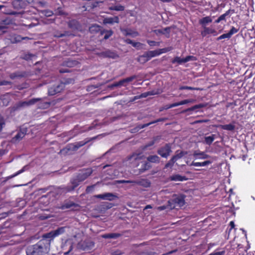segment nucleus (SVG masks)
Instances as JSON below:
<instances>
[{"mask_svg":"<svg viewBox=\"0 0 255 255\" xmlns=\"http://www.w3.org/2000/svg\"><path fill=\"white\" fill-rule=\"evenodd\" d=\"M93 172V170L91 168H84L79 170L74 176L71 178L70 183L72 185L62 187H61V190L66 193L72 192L81 182L85 181Z\"/></svg>","mask_w":255,"mask_h":255,"instance_id":"obj_1","label":"nucleus"},{"mask_svg":"<svg viewBox=\"0 0 255 255\" xmlns=\"http://www.w3.org/2000/svg\"><path fill=\"white\" fill-rule=\"evenodd\" d=\"M50 242L48 240L41 239L36 244L28 246L26 249L27 255H45L50 250Z\"/></svg>","mask_w":255,"mask_h":255,"instance_id":"obj_2","label":"nucleus"},{"mask_svg":"<svg viewBox=\"0 0 255 255\" xmlns=\"http://www.w3.org/2000/svg\"><path fill=\"white\" fill-rule=\"evenodd\" d=\"M98 136H95L93 137H88L85 139V141H81L68 144L65 147L60 150L59 153L63 155L71 154L73 151H77L80 147L85 145L88 142L97 139Z\"/></svg>","mask_w":255,"mask_h":255,"instance_id":"obj_3","label":"nucleus"},{"mask_svg":"<svg viewBox=\"0 0 255 255\" xmlns=\"http://www.w3.org/2000/svg\"><path fill=\"white\" fill-rule=\"evenodd\" d=\"M144 158L141 152H134L128 156L125 159L126 165L132 168H135L139 166L141 160Z\"/></svg>","mask_w":255,"mask_h":255,"instance_id":"obj_4","label":"nucleus"},{"mask_svg":"<svg viewBox=\"0 0 255 255\" xmlns=\"http://www.w3.org/2000/svg\"><path fill=\"white\" fill-rule=\"evenodd\" d=\"M65 88V84L61 82H58L53 85L50 86L48 89V93L49 95H55L60 93Z\"/></svg>","mask_w":255,"mask_h":255,"instance_id":"obj_5","label":"nucleus"},{"mask_svg":"<svg viewBox=\"0 0 255 255\" xmlns=\"http://www.w3.org/2000/svg\"><path fill=\"white\" fill-rule=\"evenodd\" d=\"M65 232L64 227L58 228L55 230H52V231L45 234L43 235L42 239H49L48 241L50 242L51 240L53 239L54 238L58 237L59 235L63 234Z\"/></svg>","mask_w":255,"mask_h":255,"instance_id":"obj_6","label":"nucleus"},{"mask_svg":"<svg viewBox=\"0 0 255 255\" xmlns=\"http://www.w3.org/2000/svg\"><path fill=\"white\" fill-rule=\"evenodd\" d=\"M157 152L162 157L167 158L172 152L171 146L169 143H166L160 147Z\"/></svg>","mask_w":255,"mask_h":255,"instance_id":"obj_7","label":"nucleus"},{"mask_svg":"<svg viewBox=\"0 0 255 255\" xmlns=\"http://www.w3.org/2000/svg\"><path fill=\"white\" fill-rule=\"evenodd\" d=\"M27 132V128H20V130L17 134L13 136L10 140L12 143H17L21 141L26 135Z\"/></svg>","mask_w":255,"mask_h":255,"instance_id":"obj_8","label":"nucleus"},{"mask_svg":"<svg viewBox=\"0 0 255 255\" xmlns=\"http://www.w3.org/2000/svg\"><path fill=\"white\" fill-rule=\"evenodd\" d=\"M197 59L195 56L193 55L186 56L185 58H181L179 56H175L172 59L171 62L173 64L177 63L178 64H182V63H187L190 61H195Z\"/></svg>","mask_w":255,"mask_h":255,"instance_id":"obj_9","label":"nucleus"},{"mask_svg":"<svg viewBox=\"0 0 255 255\" xmlns=\"http://www.w3.org/2000/svg\"><path fill=\"white\" fill-rule=\"evenodd\" d=\"M14 24H15V20L13 18H10L9 16L6 17L0 21V31Z\"/></svg>","mask_w":255,"mask_h":255,"instance_id":"obj_10","label":"nucleus"},{"mask_svg":"<svg viewBox=\"0 0 255 255\" xmlns=\"http://www.w3.org/2000/svg\"><path fill=\"white\" fill-rule=\"evenodd\" d=\"M185 196L184 195H175L173 196L172 201L174 204L175 206L182 207L185 205Z\"/></svg>","mask_w":255,"mask_h":255,"instance_id":"obj_11","label":"nucleus"},{"mask_svg":"<svg viewBox=\"0 0 255 255\" xmlns=\"http://www.w3.org/2000/svg\"><path fill=\"white\" fill-rule=\"evenodd\" d=\"M137 76L134 75H132L130 77H127L126 78L123 79L118 82H115V83L112 84L110 87L113 88V87H118L122 86L124 85V83L130 82L133 81V80L135 79L136 78H137Z\"/></svg>","mask_w":255,"mask_h":255,"instance_id":"obj_12","label":"nucleus"},{"mask_svg":"<svg viewBox=\"0 0 255 255\" xmlns=\"http://www.w3.org/2000/svg\"><path fill=\"white\" fill-rule=\"evenodd\" d=\"M239 30V28H236L234 26H232L230 30L227 33L223 34L217 38L218 40L223 39L230 38L232 36L238 33Z\"/></svg>","mask_w":255,"mask_h":255,"instance_id":"obj_13","label":"nucleus"},{"mask_svg":"<svg viewBox=\"0 0 255 255\" xmlns=\"http://www.w3.org/2000/svg\"><path fill=\"white\" fill-rule=\"evenodd\" d=\"M68 27L74 30H78L81 31L82 30V25L80 23L75 19H72L68 22Z\"/></svg>","mask_w":255,"mask_h":255,"instance_id":"obj_14","label":"nucleus"},{"mask_svg":"<svg viewBox=\"0 0 255 255\" xmlns=\"http://www.w3.org/2000/svg\"><path fill=\"white\" fill-rule=\"evenodd\" d=\"M95 197L98 199L108 200L110 201L114 200L115 199L118 198L116 195L111 193H106L103 194H99L95 195Z\"/></svg>","mask_w":255,"mask_h":255,"instance_id":"obj_15","label":"nucleus"},{"mask_svg":"<svg viewBox=\"0 0 255 255\" xmlns=\"http://www.w3.org/2000/svg\"><path fill=\"white\" fill-rule=\"evenodd\" d=\"M194 102V100H192V99L184 100L181 101L179 102L169 104V105H167L165 106V109H168L172 108H173V107H175L176 106L187 104L190 103H193Z\"/></svg>","mask_w":255,"mask_h":255,"instance_id":"obj_16","label":"nucleus"},{"mask_svg":"<svg viewBox=\"0 0 255 255\" xmlns=\"http://www.w3.org/2000/svg\"><path fill=\"white\" fill-rule=\"evenodd\" d=\"M193 156L195 159H205L210 157V155L200 150H195Z\"/></svg>","mask_w":255,"mask_h":255,"instance_id":"obj_17","label":"nucleus"},{"mask_svg":"<svg viewBox=\"0 0 255 255\" xmlns=\"http://www.w3.org/2000/svg\"><path fill=\"white\" fill-rule=\"evenodd\" d=\"M100 55L104 57H109V58H117L119 57L118 54L113 51L108 50L100 53Z\"/></svg>","mask_w":255,"mask_h":255,"instance_id":"obj_18","label":"nucleus"},{"mask_svg":"<svg viewBox=\"0 0 255 255\" xmlns=\"http://www.w3.org/2000/svg\"><path fill=\"white\" fill-rule=\"evenodd\" d=\"M27 76V74L26 72H21V71H17L15 72L11 73L9 75L10 79L13 80L16 78H21Z\"/></svg>","mask_w":255,"mask_h":255,"instance_id":"obj_19","label":"nucleus"},{"mask_svg":"<svg viewBox=\"0 0 255 255\" xmlns=\"http://www.w3.org/2000/svg\"><path fill=\"white\" fill-rule=\"evenodd\" d=\"M12 5L14 8L16 9H20L26 7L25 3L23 0H13L12 1Z\"/></svg>","mask_w":255,"mask_h":255,"instance_id":"obj_20","label":"nucleus"},{"mask_svg":"<svg viewBox=\"0 0 255 255\" xmlns=\"http://www.w3.org/2000/svg\"><path fill=\"white\" fill-rule=\"evenodd\" d=\"M80 63L76 61V60H73L71 59H68L66 61H64L61 64V66L63 67H73L77 66L79 65Z\"/></svg>","mask_w":255,"mask_h":255,"instance_id":"obj_21","label":"nucleus"},{"mask_svg":"<svg viewBox=\"0 0 255 255\" xmlns=\"http://www.w3.org/2000/svg\"><path fill=\"white\" fill-rule=\"evenodd\" d=\"M166 120V118H159L156 120L151 121L150 122H149L148 123L144 124L143 125H139L137 126L135 129H137V130L141 129L142 128H146L148 127L149 126L151 125V124H154L156 123L160 122H163Z\"/></svg>","mask_w":255,"mask_h":255,"instance_id":"obj_22","label":"nucleus"},{"mask_svg":"<svg viewBox=\"0 0 255 255\" xmlns=\"http://www.w3.org/2000/svg\"><path fill=\"white\" fill-rule=\"evenodd\" d=\"M210 34H213L214 35H216L217 34V31L213 28L204 26L203 30L201 31V35L203 37H205L207 35Z\"/></svg>","mask_w":255,"mask_h":255,"instance_id":"obj_23","label":"nucleus"},{"mask_svg":"<svg viewBox=\"0 0 255 255\" xmlns=\"http://www.w3.org/2000/svg\"><path fill=\"white\" fill-rule=\"evenodd\" d=\"M41 100L40 99H38V98H33V99L28 101H24L21 102L19 103L18 106L19 107H24V106H28L30 105H33L36 103L40 101Z\"/></svg>","mask_w":255,"mask_h":255,"instance_id":"obj_24","label":"nucleus"},{"mask_svg":"<svg viewBox=\"0 0 255 255\" xmlns=\"http://www.w3.org/2000/svg\"><path fill=\"white\" fill-rule=\"evenodd\" d=\"M207 105V103H201L198 105H196L191 107L187 108L186 109L184 110L181 113H187V112H189V111H194V110H196L198 109L206 107Z\"/></svg>","mask_w":255,"mask_h":255,"instance_id":"obj_25","label":"nucleus"},{"mask_svg":"<svg viewBox=\"0 0 255 255\" xmlns=\"http://www.w3.org/2000/svg\"><path fill=\"white\" fill-rule=\"evenodd\" d=\"M149 60L150 58L149 57V54H148L147 51L144 52L143 54L139 55L137 58V61L142 64L149 61Z\"/></svg>","mask_w":255,"mask_h":255,"instance_id":"obj_26","label":"nucleus"},{"mask_svg":"<svg viewBox=\"0 0 255 255\" xmlns=\"http://www.w3.org/2000/svg\"><path fill=\"white\" fill-rule=\"evenodd\" d=\"M103 23L104 24H112L114 23H119V18L118 16H115L114 17H107L105 18L103 20Z\"/></svg>","mask_w":255,"mask_h":255,"instance_id":"obj_27","label":"nucleus"},{"mask_svg":"<svg viewBox=\"0 0 255 255\" xmlns=\"http://www.w3.org/2000/svg\"><path fill=\"white\" fill-rule=\"evenodd\" d=\"M170 179L171 181H183L187 180L186 176H182L178 174H173L170 176Z\"/></svg>","mask_w":255,"mask_h":255,"instance_id":"obj_28","label":"nucleus"},{"mask_svg":"<svg viewBox=\"0 0 255 255\" xmlns=\"http://www.w3.org/2000/svg\"><path fill=\"white\" fill-rule=\"evenodd\" d=\"M211 163H212V161L211 160H205L203 162L192 161L190 164V166L196 167L206 166L210 165Z\"/></svg>","mask_w":255,"mask_h":255,"instance_id":"obj_29","label":"nucleus"},{"mask_svg":"<svg viewBox=\"0 0 255 255\" xmlns=\"http://www.w3.org/2000/svg\"><path fill=\"white\" fill-rule=\"evenodd\" d=\"M213 21L210 16H206L199 19V23L202 26H205L207 24L211 23Z\"/></svg>","mask_w":255,"mask_h":255,"instance_id":"obj_30","label":"nucleus"},{"mask_svg":"<svg viewBox=\"0 0 255 255\" xmlns=\"http://www.w3.org/2000/svg\"><path fill=\"white\" fill-rule=\"evenodd\" d=\"M145 181L147 183V186L150 185V182H147V180H142V181L136 180H121L119 182L121 183H133L134 184L141 185L142 182Z\"/></svg>","mask_w":255,"mask_h":255,"instance_id":"obj_31","label":"nucleus"},{"mask_svg":"<svg viewBox=\"0 0 255 255\" xmlns=\"http://www.w3.org/2000/svg\"><path fill=\"white\" fill-rule=\"evenodd\" d=\"M218 127L222 129L229 131H233L236 128V127L234 125V124L232 123H230L228 125H219Z\"/></svg>","mask_w":255,"mask_h":255,"instance_id":"obj_32","label":"nucleus"},{"mask_svg":"<svg viewBox=\"0 0 255 255\" xmlns=\"http://www.w3.org/2000/svg\"><path fill=\"white\" fill-rule=\"evenodd\" d=\"M187 154L186 152L183 151V150H177L175 155H173L172 157L173 158L175 162L178 159L183 157L185 154Z\"/></svg>","mask_w":255,"mask_h":255,"instance_id":"obj_33","label":"nucleus"},{"mask_svg":"<svg viewBox=\"0 0 255 255\" xmlns=\"http://www.w3.org/2000/svg\"><path fill=\"white\" fill-rule=\"evenodd\" d=\"M122 235L120 233H110L104 234L102 236L105 239H117L121 237Z\"/></svg>","mask_w":255,"mask_h":255,"instance_id":"obj_34","label":"nucleus"},{"mask_svg":"<svg viewBox=\"0 0 255 255\" xmlns=\"http://www.w3.org/2000/svg\"><path fill=\"white\" fill-rule=\"evenodd\" d=\"M147 159L148 162L152 163H159L160 161V158L156 155H149Z\"/></svg>","mask_w":255,"mask_h":255,"instance_id":"obj_35","label":"nucleus"},{"mask_svg":"<svg viewBox=\"0 0 255 255\" xmlns=\"http://www.w3.org/2000/svg\"><path fill=\"white\" fill-rule=\"evenodd\" d=\"M102 30L101 29V27L98 24L93 25L89 28V31L92 33H98L99 31L101 33V31Z\"/></svg>","mask_w":255,"mask_h":255,"instance_id":"obj_36","label":"nucleus"},{"mask_svg":"<svg viewBox=\"0 0 255 255\" xmlns=\"http://www.w3.org/2000/svg\"><path fill=\"white\" fill-rule=\"evenodd\" d=\"M151 165L148 162H144L142 164L141 168L139 169V171L140 173H143L144 171L149 170L151 168Z\"/></svg>","mask_w":255,"mask_h":255,"instance_id":"obj_37","label":"nucleus"},{"mask_svg":"<svg viewBox=\"0 0 255 255\" xmlns=\"http://www.w3.org/2000/svg\"><path fill=\"white\" fill-rule=\"evenodd\" d=\"M78 205L72 201H69L64 203L62 209H69L72 207H77Z\"/></svg>","mask_w":255,"mask_h":255,"instance_id":"obj_38","label":"nucleus"},{"mask_svg":"<svg viewBox=\"0 0 255 255\" xmlns=\"http://www.w3.org/2000/svg\"><path fill=\"white\" fill-rule=\"evenodd\" d=\"M104 33H105V35H104V39H108L110 37H111L113 34V32L112 31V30H105L103 29L102 31H101V34L103 35Z\"/></svg>","mask_w":255,"mask_h":255,"instance_id":"obj_39","label":"nucleus"},{"mask_svg":"<svg viewBox=\"0 0 255 255\" xmlns=\"http://www.w3.org/2000/svg\"><path fill=\"white\" fill-rule=\"evenodd\" d=\"M125 35L126 36L130 35L132 37H136L139 35L136 31H132L131 29H127L124 30Z\"/></svg>","mask_w":255,"mask_h":255,"instance_id":"obj_40","label":"nucleus"},{"mask_svg":"<svg viewBox=\"0 0 255 255\" xmlns=\"http://www.w3.org/2000/svg\"><path fill=\"white\" fill-rule=\"evenodd\" d=\"M215 138V135L214 134H211L210 136L205 137V142L210 145L213 142Z\"/></svg>","mask_w":255,"mask_h":255,"instance_id":"obj_41","label":"nucleus"},{"mask_svg":"<svg viewBox=\"0 0 255 255\" xmlns=\"http://www.w3.org/2000/svg\"><path fill=\"white\" fill-rule=\"evenodd\" d=\"M109 9L110 10H115V11H124L125 10V7L122 5L119 4V5L115 6H112L109 7Z\"/></svg>","mask_w":255,"mask_h":255,"instance_id":"obj_42","label":"nucleus"},{"mask_svg":"<svg viewBox=\"0 0 255 255\" xmlns=\"http://www.w3.org/2000/svg\"><path fill=\"white\" fill-rule=\"evenodd\" d=\"M147 53H148V55L150 59H151V58L153 57H155L160 55L158 49L153 51H147Z\"/></svg>","mask_w":255,"mask_h":255,"instance_id":"obj_43","label":"nucleus"},{"mask_svg":"<svg viewBox=\"0 0 255 255\" xmlns=\"http://www.w3.org/2000/svg\"><path fill=\"white\" fill-rule=\"evenodd\" d=\"M147 43L150 47L159 46L160 42L155 41L154 40H147Z\"/></svg>","mask_w":255,"mask_h":255,"instance_id":"obj_44","label":"nucleus"},{"mask_svg":"<svg viewBox=\"0 0 255 255\" xmlns=\"http://www.w3.org/2000/svg\"><path fill=\"white\" fill-rule=\"evenodd\" d=\"M175 160L172 157L168 162L165 165L164 169H167L168 168H172L174 166V163H175Z\"/></svg>","mask_w":255,"mask_h":255,"instance_id":"obj_45","label":"nucleus"},{"mask_svg":"<svg viewBox=\"0 0 255 255\" xmlns=\"http://www.w3.org/2000/svg\"><path fill=\"white\" fill-rule=\"evenodd\" d=\"M175 160L172 157L168 162L165 165L164 169H167L168 168H172L174 166V163H175Z\"/></svg>","mask_w":255,"mask_h":255,"instance_id":"obj_46","label":"nucleus"},{"mask_svg":"<svg viewBox=\"0 0 255 255\" xmlns=\"http://www.w3.org/2000/svg\"><path fill=\"white\" fill-rule=\"evenodd\" d=\"M228 14L226 12H225L224 14L221 15L219 18L218 19H217L216 20H215V23H220V22H221L222 21H226V17L227 16H228Z\"/></svg>","mask_w":255,"mask_h":255,"instance_id":"obj_47","label":"nucleus"},{"mask_svg":"<svg viewBox=\"0 0 255 255\" xmlns=\"http://www.w3.org/2000/svg\"><path fill=\"white\" fill-rule=\"evenodd\" d=\"M34 55L31 53H25L22 56L21 58L26 61L32 60Z\"/></svg>","mask_w":255,"mask_h":255,"instance_id":"obj_48","label":"nucleus"},{"mask_svg":"<svg viewBox=\"0 0 255 255\" xmlns=\"http://www.w3.org/2000/svg\"><path fill=\"white\" fill-rule=\"evenodd\" d=\"M5 126V120L3 117L0 115V132H1L3 128Z\"/></svg>","mask_w":255,"mask_h":255,"instance_id":"obj_49","label":"nucleus"},{"mask_svg":"<svg viewBox=\"0 0 255 255\" xmlns=\"http://www.w3.org/2000/svg\"><path fill=\"white\" fill-rule=\"evenodd\" d=\"M173 49L172 47H168L166 48H164L162 49H158L160 55L162 53H166L167 52L170 51Z\"/></svg>","mask_w":255,"mask_h":255,"instance_id":"obj_50","label":"nucleus"},{"mask_svg":"<svg viewBox=\"0 0 255 255\" xmlns=\"http://www.w3.org/2000/svg\"><path fill=\"white\" fill-rule=\"evenodd\" d=\"M70 33L69 32H68V31H65L63 33H58L57 34H55L54 35V36L56 37H57V38H60V37L67 36H70Z\"/></svg>","mask_w":255,"mask_h":255,"instance_id":"obj_51","label":"nucleus"},{"mask_svg":"<svg viewBox=\"0 0 255 255\" xmlns=\"http://www.w3.org/2000/svg\"><path fill=\"white\" fill-rule=\"evenodd\" d=\"M179 89L180 90H200L199 88H194V87H189V86H180L179 88Z\"/></svg>","mask_w":255,"mask_h":255,"instance_id":"obj_52","label":"nucleus"},{"mask_svg":"<svg viewBox=\"0 0 255 255\" xmlns=\"http://www.w3.org/2000/svg\"><path fill=\"white\" fill-rule=\"evenodd\" d=\"M41 13L47 17L52 16L54 14L52 10H50L48 9L43 10L41 11Z\"/></svg>","mask_w":255,"mask_h":255,"instance_id":"obj_53","label":"nucleus"},{"mask_svg":"<svg viewBox=\"0 0 255 255\" xmlns=\"http://www.w3.org/2000/svg\"><path fill=\"white\" fill-rule=\"evenodd\" d=\"M56 14L59 15H66L67 14L65 12L61 7H58L56 10Z\"/></svg>","mask_w":255,"mask_h":255,"instance_id":"obj_54","label":"nucleus"},{"mask_svg":"<svg viewBox=\"0 0 255 255\" xmlns=\"http://www.w3.org/2000/svg\"><path fill=\"white\" fill-rule=\"evenodd\" d=\"M95 185H92L90 186H88L85 190V192L87 194H89L92 192L93 191L94 188L95 187Z\"/></svg>","mask_w":255,"mask_h":255,"instance_id":"obj_55","label":"nucleus"},{"mask_svg":"<svg viewBox=\"0 0 255 255\" xmlns=\"http://www.w3.org/2000/svg\"><path fill=\"white\" fill-rule=\"evenodd\" d=\"M24 171L23 168L21 169V170L18 171L17 172H15V173L11 174L8 177V179H11V178H14V177L20 174V173H21Z\"/></svg>","mask_w":255,"mask_h":255,"instance_id":"obj_56","label":"nucleus"},{"mask_svg":"<svg viewBox=\"0 0 255 255\" xmlns=\"http://www.w3.org/2000/svg\"><path fill=\"white\" fill-rule=\"evenodd\" d=\"M12 82L7 80L0 81V86L11 85Z\"/></svg>","mask_w":255,"mask_h":255,"instance_id":"obj_57","label":"nucleus"},{"mask_svg":"<svg viewBox=\"0 0 255 255\" xmlns=\"http://www.w3.org/2000/svg\"><path fill=\"white\" fill-rule=\"evenodd\" d=\"M226 251L225 250H223L220 252H213L210 254L208 255H224Z\"/></svg>","mask_w":255,"mask_h":255,"instance_id":"obj_58","label":"nucleus"},{"mask_svg":"<svg viewBox=\"0 0 255 255\" xmlns=\"http://www.w3.org/2000/svg\"><path fill=\"white\" fill-rule=\"evenodd\" d=\"M59 72L60 73H70L71 72V71L70 70H69V69L67 68H60L59 69Z\"/></svg>","mask_w":255,"mask_h":255,"instance_id":"obj_59","label":"nucleus"},{"mask_svg":"<svg viewBox=\"0 0 255 255\" xmlns=\"http://www.w3.org/2000/svg\"><path fill=\"white\" fill-rule=\"evenodd\" d=\"M142 45V43L139 42H133L132 44V46L135 48H140Z\"/></svg>","mask_w":255,"mask_h":255,"instance_id":"obj_60","label":"nucleus"},{"mask_svg":"<svg viewBox=\"0 0 255 255\" xmlns=\"http://www.w3.org/2000/svg\"><path fill=\"white\" fill-rule=\"evenodd\" d=\"M155 143V141L152 140L148 142L147 144L144 146L143 149H145L147 148L149 146L153 145Z\"/></svg>","mask_w":255,"mask_h":255,"instance_id":"obj_61","label":"nucleus"},{"mask_svg":"<svg viewBox=\"0 0 255 255\" xmlns=\"http://www.w3.org/2000/svg\"><path fill=\"white\" fill-rule=\"evenodd\" d=\"M148 96V92L141 93L139 95L140 98H145V97H147Z\"/></svg>","mask_w":255,"mask_h":255,"instance_id":"obj_62","label":"nucleus"},{"mask_svg":"<svg viewBox=\"0 0 255 255\" xmlns=\"http://www.w3.org/2000/svg\"><path fill=\"white\" fill-rule=\"evenodd\" d=\"M123 254V253H122L120 251H116L112 253V255H122Z\"/></svg>","mask_w":255,"mask_h":255,"instance_id":"obj_63","label":"nucleus"},{"mask_svg":"<svg viewBox=\"0 0 255 255\" xmlns=\"http://www.w3.org/2000/svg\"><path fill=\"white\" fill-rule=\"evenodd\" d=\"M228 15L230 14L235 13V10L234 9H229V10L226 11Z\"/></svg>","mask_w":255,"mask_h":255,"instance_id":"obj_64","label":"nucleus"}]
</instances>
